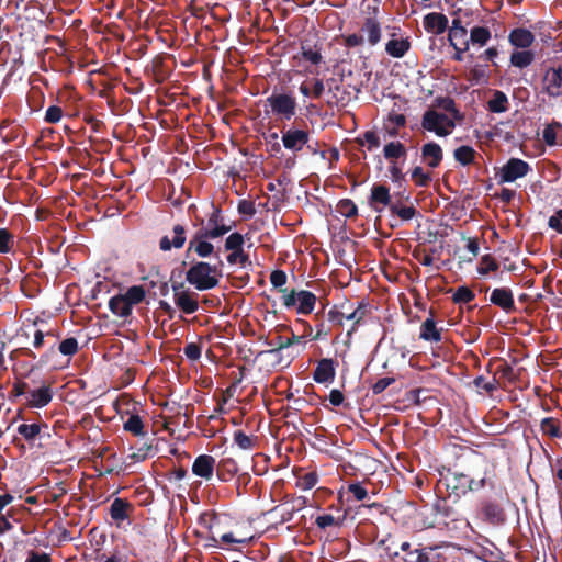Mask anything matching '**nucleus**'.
I'll return each instance as SVG.
<instances>
[{"instance_id":"obj_8","label":"nucleus","mask_w":562,"mask_h":562,"mask_svg":"<svg viewBox=\"0 0 562 562\" xmlns=\"http://www.w3.org/2000/svg\"><path fill=\"white\" fill-rule=\"evenodd\" d=\"M542 92L551 98L562 97V67L548 68L542 77Z\"/></svg>"},{"instance_id":"obj_5","label":"nucleus","mask_w":562,"mask_h":562,"mask_svg":"<svg viewBox=\"0 0 562 562\" xmlns=\"http://www.w3.org/2000/svg\"><path fill=\"white\" fill-rule=\"evenodd\" d=\"M267 103L274 115L285 121H290L296 113V100L288 93H272L267 98Z\"/></svg>"},{"instance_id":"obj_22","label":"nucleus","mask_w":562,"mask_h":562,"mask_svg":"<svg viewBox=\"0 0 562 562\" xmlns=\"http://www.w3.org/2000/svg\"><path fill=\"white\" fill-rule=\"evenodd\" d=\"M361 32L367 34L370 46H375L382 37V27L376 16H367L361 25Z\"/></svg>"},{"instance_id":"obj_11","label":"nucleus","mask_w":562,"mask_h":562,"mask_svg":"<svg viewBox=\"0 0 562 562\" xmlns=\"http://www.w3.org/2000/svg\"><path fill=\"white\" fill-rule=\"evenodd\" d=\"M490 302L507 314L516 312L514 294L509 288H495L491 292Z\"/></svg>"},{"instance_id":"obj_34","label":"nucleus","mask_w":562,"mask_h":562,"mask_svg":"<svg viewBox=\"0 0 562 562\" xmlns=\"http://www.w3.org/2000/svg\"><path fill=\"white\" fill-rule=\"evenodd\" d=\"M109 308L114 315L120 317H127L132 314V307L122 294L114 295L110 299Z\"/></svg>"},{"instance_id":"obj_38","label":"nucleus","mask_w":562,"mask_h":562,"mask_svg":"<svg viewBox=\"0 0 562 562\" xmlns=\"http://www.w3.org/2000/svg\"><path fill=\"white\" fill-rule=\"evenodd\" d=\"M541 431L551 438H562L561 423L553 417H546L540 423Z\"/></svg>"},{"instance_id":"obj_12","label":"nucleus","mask_w":562,"mask_h":562,"mask_svg":"<svg viewBox=\"0 0 562 562\" xmlns=\"http://www.w3.org/2000/svg\"><path fill=\"white\" fill-rule=\"evenodd\" d=\"M45 338H58V335H56L53 330H48L46 333H44L42 329H35L34 333H33V347L35 349H41L43 348L47 342H49V348L48 350L43 353L40 358V361H38V366L42 367L44 364H46L49 359H50V356L53 353H55V347H56V341H49V340H45Z\"/></svg>"},{"instance_id":"obj_37","label":"nucleus","mask_w":562,"mask_h":562,"mask_svg":"<svg viewBox=\"0 0 562 562\" xmlns=\"http://www.w3.org/2000/svg\"><path fill=\"white\" fill-rule=\"evenodd\" d=\"M477 153L469 145H462L454 149L453 157L462 166H469L474 162Z\"/></svg>"},{"instance_id":"obj_29","label":"nucleus","mask_w":562,"mask_h":562,"mask_svg":"<svg viewBox=\"0 0 562 562\" xmlns=\"http://www.w3.org/2000/svg\"><path fill=\"white\" fill-rule=\"evenodd\" d=\"M509 42L518 48H528L535 41V35L527 29L518 27L510 32Z\"/></svg>"},{"instance_id":"obj_26","label":"nucleus","mask_w":562,"mask_h":562,"mask_svg":"<svg viewBox=\"0 0 562 562\" xmlns=\"http://www.w3.org/2000/svg\"><path fill=\"white\" fill-rule=\"evenodd\" d=\"M419 338L430 342L442 340L441 329L437 328L432 314L422 323Z\"/></svg>"},{"instance_id":"obj_32","label":"nucleus","mask_w":562,"mask_h":562,"mask_svg":"<svg viewBox=\"0 0 562 562\" xmlns=\"http://www.w3.org/2000/svg\"><path fill=\"white\" fill-rule=\"evenodd\" d=\"M212 213L207 217V225L205 227H201L200 229H224L223 236L227 234L232 227L224 223V217L222 215V210L220 206H215L212 204Z\"/></svg>"},{"instance_id":"obj_3","label":"nucleus","mask_w":562,"mask_h":562,"mask_svg":"<svg viewBox=\"0 0 562 562\" xmlns=\"http://www.w3.org/2000/svg\"><path fill=\"white\" fill-rule=\"evenodd\" d=\"M224 229H196L191 236L184 256L187 259L195 254L199 258H207L215 251L211 240L223 236Z\"/></svg>"},{"instance_id":"obj_54","label":"nucleus","mask_w":562,"mask_h":562,"mask_svg":"<svg viewBox=\"0 0 562 562\" xmlns=\"http://www.w3.org/2000/svg\"><path fill=\"white\" fill-rule=\"evenodd\" d=\"M153 446L148 443H143L140 447L136 449V451H133L131 454H128V459H131L133 462H142L146 460L148 457L153 456Z\"/></svg>"},{"instance_id":"obj_13","label":"nucleus","mask_w":562,"mask_h":562,"mask_svg":"<svg viewBox=\"0 0 562 562\" xmlns=\"http://www.w3.org/2000/svg\"><path fill=\"white\" fill-rule=\"evenodd\" d=\"M310 140V133L304 130L289 128L282 132V144L286 149L300 151Z\"/></svg>"},{"instance_id":"obj_10","label":"nucleus","mask_w":562,"mask_h":562,"mask_svg":"<svg viewBox=\"0 0 562 562\" xmlns=\"http://www.w3.org/2000/svg\"><path fill=\"white\" fill-rule=\"evenodd\" d=\"M265 344L270 347L269 350L260 351L257 356H261L263 353H270L278 358V362L280 364L284 363L285 367H289L293 359L296 357V355L288 353L285 357L282 355V351L286 348V338L282 335H277L274 339L269 340L268 338H265Z\"/></svg>"},{"instance_id":"obj_17","label":"nucleus","mask_w":562,"mask_h":562,"mask_svg":"<svg viewBox=\"0 0 562 562\" xmlns=\"http://www.w3.org/2000/svg\"><path fill=\"white\" fill-rule=\"evenodd\" d=\"M441 119H443L442 113L429 109L423 114L422 127L425 131L435 133L437 136L446 137L448 136V131H443Z\"/></svg>"},{"instance_id":"obj_58","label":"nucleus","mask_w":562,"mask_h":562,"mask_svg":"<svg viewBox=\"0 0 562 562\" xmlns=\"http://www.w3.org/2000/svg\"><path fill=\"white\" fill-rule=\"evenodd\" d=\"M474 385L479 389L486 391L487 393H493L498 387V381L494 376L492 381H486L484 376H476L473 381Z\"/></svg>"},{"instance_id":"obj_1","label":"nucleus","mask_w":562,"mask_h":562,"mask_svg":"<svg viewBox=\"0 0 562 562\" xmlns=\"http://www.w3.org/2000/svg\"><path fill=\"white\" fill-rule=\"evenodd\" d=\"M441 477L437 483V488L441 492V486L445 487L449 497H454L456 501L465 496L469 492H475L486 486H494V483L487 477V473L484 472V476L480 480L470 477L469 474L458 471L448 470L447 474H440Z\"/></svg>"},{"instance_id":"obj_46","label":"nucleus","mask_w":562,"mask_h":562,"mask_svg":"<svg viewBox=\"0 0 562 562\" xmlns=\"http://www.w3.org/2000/svg\"><path fill=\"white\" fill-rule=\"evenodd\" d=\"M42 426L40 424H21L18 432L27 441L32 442L40 434Z\"/></svg>"},{"instance_id":"obj_45","label":"nucleus","mask_w":562,"mask_h":562,"mask_svg":"<svg viewBox=\"0 0 562 562\" xmlns=\"http://www.w3.org/2000/svg\"><path fill=\"white\" fill-rule=\"evenodd\" d=\"M14 245V235L8 228H0V254L11 252Z\"/></svg>"},{"instance_id":"obj_48","label":"nucleus","mask_w":562,"mask_h":562,"mask_svg":"<svg viewBox=\"0 0 562 562\" xmlns=\"http://www.w3.org/2000/svg\"><path fill=\"white\" fill-rule=\"evenodd\" d=\"M562 128L561 123L553 121L552 123L548 124L543 132H542V139L543 142L549 145L553 146L557 144V132Z\"/></svg>"},{"instance_id":"obj_59","label":"nucleus","mask_w":562,"mask_h":562,"mask_svg":"<svg viewBox=\"0 0 562 562\" xmlns=\"http://www.w3.org/2000/svg\"><path fill=\"white\" fill-rule=\"evenodd\" d=\"M497 374H499L501 378L509 382H514L516 379L513 367L508 364L505 360H502V363L496 368L495 375Z\"/></svg>"},{"instance_id":"obj_19","label":"nucleus","mask_w":562,"mask_h":562,"mask_svg":"<svg viewBox=\"0 0 562 562\" xmlns=\"http://www.w3.org/2000/svg\"><path fill=\"white\" fill-rule=\"evenodd\" d=\"M448 18L443 13L431 12L424 16V29L431 34L441 35L448 29Z\"/></svg>"},{"instance_id":"obj_20","label":"nucleus","mask_w":562,"mask_h":562,"mask_svg":"<svg viewBox=\"0 0 562 562\" xmlns=\"http://www.w3.org/2000/svg\"><path fill=\"white\" fill-rule=\"evenodd\" d=\"M133 505L124 498H115L110 505L109 513L117 526L127 520L133 512Z\"/></svg>"},{"instance_id":"obj_57","label":"nucleus","mask_w":562,"mask_h":562,"mask_svg":"<svg viewBox=\"0 0 562 562\" xmlns=\"http://www.w3.org/2000/svg\"><path fill=\"white\" fill-rule=\"evenodd\" d=\"M412 179L418 187H427L431 181L430 175L426 173L419 166L412 170Z\"/></svg>"},{"instance_id":"obj_61","label":"nucleus","mask_w":562,"mask_h":562,"mask_svg":"<svg viewBox=\"0 0 562 562\" xmlns=\"http://www.w3.org/2000/svg\"><path fill=\"white\" fill-rule=\"evenodd\" d=\"M184 356L192 361L201 358V346L196 342H189L183 348Z\"/></svg>"},{"instance_id":"obj_62","label":"nucleus","mask_w":562,"mask_h":562,"mask_svg":"<svg viewBox=\"0 0 562 562\" xmlns=\"http://www.w3.org/2000/svg\"><path fill=\"white\" fill-rule=\"evenodd\" d=\"M63 117V110L60 106L50 105L45 113V122L55 124L58 123Z\"/></svg>"},{"instance_id":"obj_53","label":"nucleus","mask_w":562,"mask_h":562,"mask_svg":"<svg viewBox=\"0 0 562 562\" xmlns=\"http://www.w3.org/2000/svg\"><path fill=\"white\" fill-rule=\"evenodd\" d=\"M226 260L229 265L240 263L243 267L251 265L249 255L246 254L244 249L231 251L229 255L226 257Z\"/></svg>"},{"instance_id":"obj_25","label":"nucleus","mask_w":562,"mask_h":562,"mask_svg":"<svg viewBox=\"0 0 562 562\" xmlns=\"http://www.w3.org/2000/svg\"><path fill=\"white\" fill-rule=\"evenodd\" d=\"M411 49L409 37L390 38L385 44V53L393 58H402Z\"/></svg>"},{"instance_id":"obj_43","label":"nucleus","mask_w":562,"mask_h":562,"mask_svg":"<svg viewBox=\"0 0 562 562\" xmlns=\"http://www.w3.org/2000/svg\"><path fill=\"white\" fill-rule=\"evenodd\" d=\"M535 59V55L530 50L514 52L510 56V63L515 67H528Z\"/></svg>"},{"instance_id":"obj_7","label":"nucleus","mask_w":562,"mask_h":562,"mask_svg":"<svg viewBox=\"0 0 562 562\" xmlns=\"http://www.w3.org/2000/svg\"><path fill=\"white\" fill-rule=\"evenodd\" d=\"M301 56L304 60L310 61L312 65H319L324 61L322 49L323 44L317 38V35L306 36L301 40Z\"/></svg>"},{"instance_id":"obj_42","label":"nucleus","mask_w":562,"mask_h":562,"mask_svg":"<svg viewBox=\"0 0 562 562\" xmlns=\"http://www.w3.org/2000/svg\"><path fill=\"white\" fill-rule=\"evenodd\" d=\"M491 38V31L485 26H474L470 31V41L472 44L484 46Z\"/></svg>"},{"instance_id":"obj_2","label":"nucleus","mask_w":562,"mask_h":562,"mask_svg":"<svg viewBox=\"0 0 562 562\" xmlns=\"http://www.w3.org/2000/svg\"><path fill=\"white\" fill-rule=\"evenodd\" d=\"M223 261L211 265L206 261L192 260L186 271V281L198 291H207L216 288L223 277Z\"/></svg>"},{"instance_id":"obj_27","label":"nucleus","mask_w":562,"mask_h":562,"mask_svg":"<svg viewBox=\"0 0 562 562\" xmlns=\"http://www.w3.org/2000/svg\"><path fill=\"white\" fill-rule=\"evenodd\" d=\"M371 313V306L369 303L359 302L358 306L351 312L346 314L347 321H352L353 325L350 330H348L347 335L351 336L353 331H356L357 327L364 323V318Z\"/></svg>"},{"instance_id":"obj_52","label":"nucleus","mask_w":562,"mask_h":562,"mask_svg":"<svg viewBox=\"0 0 562 562\" xmlns=\"http://www.w3.org/2000/svg\"><path fill=\"white\" fill-rule=\"evenodd\" d=\"M358 144L363 146L364 143L368 144V150H373L381 145L380 137L374 131H366L362 134V137L357 139Z\"/></svg>"},{"instance_id":"obj_60","label":"nucleus","mask_w":562,"mask_h":562,"mask_svg":"<svg viewBox=\"0 0 562 562\" xmlns=\"http://www.w3.org/2000/svg\"><path fill=\"white\" fill-rule=\"evenodd\" d=\"M279 291L282 293L283 305L286 308H291V307L296 306V303H297V292L299 291H295L294 289L291 290V291H288L286 288L280 289Z\"/></svg>"},{"instance_id":"obj_31","label":"nucleus","mask_w":562,"mask_h":562,"mask_svg":"<svg viewBox=\"0 0 562 562\" xmlns=\"http://www.w3.org/2000/svg\"><path fill=\"white\" fill-rule=\"evenodd\" d=\"M383 155L386 160H389L391 164H394L400 158H406L407 149L401 142L393 140L385 144L383 148Z\"/></svg>"},{"instance_id":"obj_30","label":"nucleus","mask_w":562,"mask_h":562,"mask_svg":"<svg viewBox=\"0 0 562 562\" xmlns=\"http://www.w3.org/2000/svg\"><path fill=\"white\" fill-rule=\"evenodd\" d=\"M406 562H440V554L434 547H424L409 551V558Z\"/></svg>"},{"instance_id":"obj_9","label":"nucleus","mask_w":562,"mask_h":562,"mask_svg":"<svg viewBox=\"0 0 562 562\" xmlns=\"http://www.w3.org/2000/svg\"><path fill=\"white\" fill-rule=\"evenodd\" d=\"M187 241V227L182 224H176L172 226L170 235H164L159 239V249L164 252L170 251L171 249H181Z\"/></svg>"},{"instance_id":"obj_55","label":"nucleus","mask_w":562,"mask_h":562,"mask_svg":"<svg viewBox=\"0 0 562 562\" xmlns=\"http://www.w3.org/2000/svg\"><path fill=\"white\" fill-rule=\"evenodd\" d=\"M243 246H244V236L238 232L231 234L225 239V244H224V248L227 251L244 249Z\"/></svg>"},{"instance_id":"obj_28","label":"nucleus","mask_w":562,"mask_h":562,"mask_svg":"<svg viewBox=\"0 0 562 562\" xmlns=\"http://www.w3.org/2000/svg\"><path fill=\"white\" fill-rule=\"evenodd\" d=\"M317 297L314 293L301 290L297 292V306H296V313L301 315H310L316 304Z\"/></svg>"},{"instance_id":"obj_63","label":"nucleus","mask_w":562,"mask_h":562,"mask_svg":"<svg viewBox=\"0 0 562 562\" xmlns=\"http://www.w3.org/2000/svg\"><path fill=\"white\" fill-rule=\"evenodd\" d=\"M348 492L352 494L356 501H363L368 497V491L360 482L349 484Z\"/></svg>"},{"instance_id":"obj_35","label":"nucleus","mask_w":562,"mask_h":562,"mask_svg":"<svg viewBox=\"0 0 562 562\" xmlns=\"http://www.w3.org/2000/svg\"><path fill=\"white\" fill-rule=\"evenodd\" d=\"M201 524L204 525L205 528L209 529L212 535L207 538L209 546L218 547V538L214 535V529H216L220 525V517L215 513L212 514H203L201 516Z\"/></svg>"},{"instance_id":"obj_36","label":"nucleus","mask_w":562,"mask_h":562,"mask_svg":"<svg viewBox=\"0 0 562 562\" xmlns=\"http://www.w3.org/2000/svg\"><path fill=\"white\" fill-rule=\"evenodd\" d=\"M123 429L133 436L143 437L146 435L145 425L140 416L132 414L123 424Z\"/></svg>"},{"instance_id":"obj_51","label":"nucleus","mask_w":562,"mask_h":562,"mask_svg":"<svg viewBox=\"0 0 562 562\" xmlns=\"http://www.w3.org/2000/svg\"><path fill=\"white\" fill-rule=\"evenodd\" d=\"M467 29L464 26H462L461 24V20L460 19H453L452 20V25L449 30V41H450V44L456 47V44L453 43V40L456 38H462L464 40L465 36H467Z\"/></svg>"},{"instance_id":"obj_21","label":"nucleus","mask_w":562,"mask_h":562,"mask_svg":"<svg viewBox=\"0 0 562 562\" xmlns=\"http://www.w3.org/2000/svg\"><path fill=\"white\" fill-rule=\"evenodd\" d=\"M215 471L221 482H229L238 473L239 467L234 458L224 457L216 463Z\"/></svg>"},{"instance_id":"obj_50","label":"nucleus","mask_w":562,"mask_h":562,"mask_svg":"<svg viewBox=\"0 0 562 562\" xmlns=\"http://www.w3.org/2000/svg\"><path fill=\"white\" fill-rule=\"evenodd\" d=\"M146 279H150L149 280V286L151 289H158V292L161 296H167L169 294V284L167 281L162 280L159 276V272L156 271V273L153 276V274H149Z\"/></svg>"},{"instance_id":"obj_39","label":"nucleus","mask_w":562,"mask_h":562,"mask_svg":"<svg viewBox=\"0 0 562 562\" xmlns=\"http://www.w3.org/2000/svg\"><path fill=\"white\" fill-rule=\"evenodd\" d=\"M233 440L243 450H252L259 442L257 436H248L243 430L234 431Z\"/></svg>"},{"instance_id":"obj_24","label":"nucleus","mask_w":562,"mask_h":562,"mask_svg":"<svg viewBox=\"0 0 562 562\" xmlns=\"http://www.w3.org/2000/svg\"><path fill=\"white\" fill-rule=\"evenodd\" d=\"M175 304L186 314H193L199 310L198 294L188 290L177 293Z\"/></svg>"},{"instance_id":"obj_49","label":"nucleus","mask_w":562,"mask_h":562,"mask_svg":"<svg viewBox=\"0 0 562 562\" xmlns=\"http://www.w3.org/2000/svg\"><path fill=\"white\" fill-rule=\"evenodd\" d=\"M79 350L78 340L75 337L64 339L58 345V351L67 357H72Z\"/></svg>"},{"instance_id":"obj_41","label":"nucleus","mask_w":562,"mask_h":562,"mask_svg":"<svg viewBox=\"0 0 562 562\" xmlns=\"http://www.w3.org/2000/svg\"><path fill=\"white\" fill-rule=\"evenodd\" d=\"M123 297L126 300L128 305L133 308V305H136L144 301L146 296V291L142 285H133L130 286L124 294Z\"/></svg>"},{"instance_id":"obj_23","label":"nucleus","mask_w":562,"mask_h":562,"mask_svg":"<svg viewBox=\"0 0 562 562\" xmlns=\"http://www.w3.org/2000/svg\"><path fill=\"white\" fill-rule=\"evenodd\" d=\"M442 157L443 154L439 144L429 142L423 145L422 158L430 168H437L440 165Z\"/></svg>"},{"instance_id":"obj_14","label":"nucleus","mask_w":562,"mask_h":562,"mask_svg":"<svg viewBox=\"0 0 562 562\" xmlns=\"http://www.w3.org/2000/svg\"><path fill=\"white\" fill-rule=\"evenodd\" d=\"M216 468V460L211 454H200L192 464V473L205 481L212 480Z\"/></svg>"},{"instance_id":"obj_47","label":"nucleus","mask_w":562,"mask_h":562,"mask_svg":"<svg viewBox=\"0 0 562 562\" xmlns=\"http://www.w3.org/2000/svg\"><path fill=\"white\" fill-rule=\"evenodd\" d=\"M337 212L348 218L355 217L358 214V207L350 199H342L336 206Z\"/></svg>"},{"instance_id":"obj_33","label":"nucleus","mask_w":562,"mask_h":562,"mask_svg":"<svg viewBox=\"0 0 562 562\" xmlns=\"http://www.w3.org/2000/svg\"><path fill=\"white\" fill-rule=\"evenodd\" d=\"M509 109L507 95L501 91L495 90L493 98L487 102V110L492 113H504Z\"/></svg>"},{"instance_id":"obj_18","label":"nucleus","mask_w":562,"mask_h":562,"mask_svg":"<svg viewBox=\"0 0 562 562\" xmlns=\"http://www.w3.org/2000/svg\"><path fill=\"white\" fill-rule=\"evenodd\" d=\"M53 400L50 385H42L36 390L27 392L26 405L29 407L42 408L48 405Z\"/></svg>"},{"instance_id":"obj_4","label":"nucleus","mask_w":562,"mask_h":562,"mask_svg":"<svg viewBox=\"0 0 562 562\" xmlns=\"http://www.w3.org/2000/svg\"><path fill=\"white\" fill-rule=\"evenodd\" d=\"M477 517L491 526H502L506 522V512L501 502L492 497H483L479 502Z\"/></svg>"},{"instance_id":"obj_15","label":"nucleus","mask_w":562,"mask_h":562,"mask_svg":"<svg viewBox=\"0 0 562 562\" xmlns=\"http://www.w3.org/2000/svg\"><path fill=\"white\" fill-rule=\"evenodd\" d=\"M336 362L330 358L321 359L313 372V380L316 383H331L336 376Z\"/></svg>"},{"instance_id":"obj_40","label":"nucleus","mask_w":562,"mask_h":562,"mask_svg":"<svg viewBox=\"0 0 562 562\" xmlns=\"http://www.w3.org/2000/svg\"><path fill=\"white\" fill-rule=\"evenodd\" d=\"M390 212L392 215L398 216L402 221H411L417 214V210L414 205H401L400 201L390 205Z\"/></svg>"},{"instance_id":"obj_44","label":"nucleus","mask_w":562,"mask_h":562,"mask_svg":"<svg viewBox=\"0 0 562 562\" xmlns=\"http://www.w3.org/2000/svg\"><path fill=\"white\" fill-rule=\"evenodd\" d=\"M451 299L454 304H467L475 299V293L469 286L462 285L453 291Z\"/></svg>"},{"instance_id":"obj_16","label":"nucleus","mask_w":562,"mask_h":562,"mask_svg":"<svg viewBox=\"0 0 562 562\" xmlns=\"http://www.w3.org/2000/svg\"><path fill=\"white\" fill-rule=\"evenodd\" d=\"M393 204L391 202L390 189L380 183H375L371 188V194L369 198V205L376 212H382L384 206Z\"/></svg>"},{"instance_id":"obj_64","label":"nucleus","mask_w":562,"mask_h":562,"mask_svg":"<svg viewBox=\"0 0 562 562\" xmlns=\"http://www.w3.org/2000/svg\"><path fill=\"white\" fill-rule=\"evenodd\" d=\"M548 226L557 233L562 234V209L555 211L554 214L549 217Z\"/></svg>"},{"instance_id":"obj_6","label":"nucleus","mask_w":562,"mask_h":562,"mask_svg":"<svg viewBox=\"0 0 562 562\" xmlns=\"http://www.w3.org/2000/svg\"><path fill=\"white\" fill-rule=\"evenodd\" d=\"M530 170L531 167L527 161L520 158H509L496 177L498 178V183H508L524 178Z\"/></svg>"},{"instance_id":"obj_56","label":"nucleus","mask_w":562,"mask_h":562,"mask_svg":"<svg viewBox=\"0 0 562 562\" xmlns=\"http://www.w3.org/2000/svg\"><path fill=\"white\" fill-rule=\"evenodd\" d=\"M497 269L498 262L491 255H485L482 257L481 266L477 271L480 274L485 276L492 271H496Z\"/></svg>"}]
</instances>
